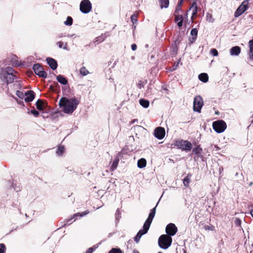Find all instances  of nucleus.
Here are the masks:
<instances>
[{
	"mask_svg": "<svg viewBox=\"0 0 253 253\" xmlns=\"http://www.w3.org/2000/svg\"><path fill=\"white\" fill-rule=\"evenodd\" d=\"M235 224L237 226H240L241 224V220L239 218H236L235 219Z\"/></svg>",
	"mask_w": 253,
	"mask_h": 253,
	"instance_id": "obj_45",
	"label": "nucleus"
},
{
	"mask_svg": "<svg viewBox=\"0 0 253 253\" xmlns=\"http://www.w3.org/2000/svg\"><path fill=\"white\" fill-rule=\"evenodd\" d=\"M79 101L75 97L68 99L65 97L60 98L58 105L66 114H71L77 108Z\"/></svg>",
	"mask_w": 253,
	"mask_h": 253,
	"instance_id": "obj_1",
	"label": "nucleus"
},
{
	"mask_svg": "<svg viewBox=\"0 0 253 253\" xmlns=\"http://www.w3.org/2000/svg\"><path fill=\"white\" fill-rule=\"evenodd\" d=\"M132 28H133V29H135V28H136V26H135V25H133Z\"/></svg>",
	"mask_w": 253,
	"mask_h": 253,
	"instance_id": "obj_63",
	"label": "nucleus"
},
{
	"mask_svg": "<svg viewBox=\"0 0 253 253\" xmlns=\"http://www.w3.org/2000/svg\"><path fill=\"white\" fill-rule=\"evenodd\" d=\"M75 35V34H72V35L68 34V35L67 36V37H74Z\"/></svg>",
	"mask_w": 253,
	"mask_h": 253,
	"instance_id": "obj_60",
	"label": "nucleus"
},
{
	"mask_svg": "<svg viewBox=\"0 0 253 253\" xmlns=\"http://www.w3.org/2000/svg\"><path fill=\"white\" fill-rule=\"evenodd\" d=\"M203 151L202 148L199 146H197L196 147L194 148L192 150L193 153L197 155L201 154Z\"/></svg>",
	"mask_w": 253,
	"mask_h": 253,
	"instance_id": "obj_25",
	"label": "nucleus"
},
{
	"mask_svg": "<svg viewBox=\"0 0 253 253\" xmlns=\"http://www.w3.org/2000/svg\"><path fill=\"white\" fill-rule=\"evenodd\" d=\"M211 54L213 56H217L218 55V51L215 48H212L210 50Z\"/></svg>",
	"mask_w": 253,
	"mask_h": 253,
	"instance_id": "obj_38",
	"label": "nucleus"
},
{
	"mask_svg": "<svg viewBox=\"0 0 253 253\" xmlns=\"http://www.w3.org/2000/svg\"><path fill=\"white\" fill-rule=\"evenodd\" d=\"M146 160L144 158H141L137 161V167L140 169L144 168L146 166Z\"/></svg>",
	"mask_w": 253,
	"mask_h": 253,
	"instance_id": "obj_23",
	"label": "nucleus"
},
{
	"mask_svg": "<svg viewBox=\"0 0 253 253\" xmlns=\"http://www.w3.org/2000/svg\"><path fill=\"white\" fill-rule=\"evenodd\" d=\"M147 83V80H144V81L139 80L137 84V86L138 88L141 89L144 87V85Z\"/></svg>",
	"mask_w": 253,
	"mask_h": 253,
	"instance_id": "obj_27",
	"label": "nucleus"
},
{
	"mask_svg": "<svg viewBox=\"0 0 253 253\" xmlns=\"http://www.w3.org/2000/svg\"><path fill=\"white\" fill-rule=\"evenodd\" d=\"M16 72L11 67L0 68V82L1 84L12 83L16 78L14 73Z\"/></svg>",
	"mask_w": 253,
	"mask_h": 253,
	"instance_id": "obj_2",
	"label": "nucleus"
},
{
	"mask_svg": "<svg viewBox=\"0 0 253 253\" xmlns=\"http://www.w3.org/2000/svg\"><path fill=\"white\" fill-rule=\"evenodd\" d=\"M183 146L182 150L186 152L190 151L192 148V143L188 140H184Z\"/></svg>",
	"mask_w": 253,
	"mask_h": 253,
	"instance_id": "obj_17",
	"label": "nucleus"
},
{
	"mask_svg": "<svg viewBox=\"0 0 253 253\" xmlns=\"http://www.w3.org/2000/svg\"><path fill=\"white\" fill-rule=\"evenodd\" d=\"M103 41V39L101 37H97V38H96V42H102V41Z\"/></svg>",
	"mask_w": 253,
	"mask_h": 253,
	"instance_id": "obj_55",
	"label": "nucleus"
},
{
	"mask_svg": "<svg viewBox=\"0 0 253 253\" xmlns=\"http://www.w3.org/2000/svg\"><path fill=\"white\" fill-rule=\"evenodd\" d=\"M198 78L201 82L206 83L209 80V76L207 73H201L199 75Z\"/></svg>",
	"mask_w": 253,
	"mask_h": 253,
	"instance_id": "obj_21",
	"label": "nucleus"
},
{
	"mask_svg": "<svg viewBox=\"0 0 253 253\" xmlns=\"http://www.w3.org/2000/svg\"><path fill=\"white\" fill-rule=\"evenodd\" d=\"M108 253H123L122 250L119 248H112Z\"/></svg>",
	"mask_w": 253,
	"mask_h": 253,
	"instance_id": "obj_35",
	"label": "nucleus"
},
{
	"mask_svg": "<svg viewBox=\"0 0 253 253\" xmlns=\"http://www.w3.org/2000/svg\"><path fill=\"white\" fill-rule=\"evenodd\" d=\"M56 80L61 84L66 85L68 84V80L63 75H59L57 76Z\"/></svg>",
	"mask_w": 253,
	"mask_h": 253,
	"instance_id": "obj_18",
	"label": "nucleus"
},
{
	"mask_svg": "<svg viewBox=\"0 0 253 253\" xmlns=\"http://www.w3.org/2000/svg\"><path fill=\"white\" fill-rule=\"evenodd\" d=\"M219 112H218V111H215V114H216V115H218V114H219Z\"/></svg>",
	"mask_w": 253,
	"mask_h": 253,
	"instance_id": "obj_62",
	"label": "nucleus"
},
{
	"mask_svg": "<svg viewBox=\"0 0 253 253\" xmlns=\"http://www.w3.org/2000/svg\"><path fill=\"white\" fill-rule=\"evenodd\" d=\"M89 212L88 211H85L82 213H75L74 216H73V217L75 218V217L76 216H79L80 217H82L85 215H86V214H87Z\"/></svg>",
	"mask_w": 253,
	"mask_h": 253,
	"instance_id": "obj_36",
	"label": "nucleus"
},
{
	"mask_svg": "<svg viewBox=\"0 0 253 253\" xmlns=\"http://www.w3.org/2000/svg\"><path fill=\"white\" fill-rule=\"evenodd\" d=\"M72 219H73V218H71V219H69L67 220V221H66V223L64 224V225H66V224H67V225H68V224H71V223H69V221H70Z\"/></svg>",
	"mask_w": 253,
	"mask_h": 253,
	"instance_id": "obj_57",
	"label": "nucleus"
},
{
	"mask_svg": "<svg viewBox=\"0 0 253 253\" xmlns=\"http://www.w3.org/2000/svg\"><path fill=\"white\" fill-rule=\"evenodd\" d=\"M204 101L200 95L196 96L194 99L193 110L195 112L200 113Z\"/></svg>",
	"mask_w": 253,
	"mask_h": 253,
	"instance_id": "obj_6",
	"label": "nucleus"
},
{
	"mask_svg": "<svg viewBox=\"0 0 253 253\" xmlns=\"http://www.w3.org/2000/svg\"><path fill=\"white\" fill-rule=\"evenodd\" d=\"M150 226H148V225L144 223L143 226V229H140L138 232L137 234L141 237H142L143 235L146 234L149 229Z\"/></svg>",
	"mask_w": 253,
	"mask_h": 253,
	"instance_id": "obj_19",
	"label": "nucleus"
},
{
	"mask_svg": "<svg viewBox=\"0 0 253 253\" xmlns=\"http://www.w3.org/2000/svg\"><path fill=\"white\" fill-rule=\"evenodd\" d=\"M141 237L140 236L138 235L137 234L136 235L134 238V240L135 242L136 243H138L139 242Z\"/></svg>",
	"mask_w": 253,
	"mask_h": 253,
	"instance_id": "obj_48",
	"label": "nucleus"
},
{
	"mask_svg": "<svg viewBox=\"0 0 253 253\" xmlns=\"http://www.w3.org/2000/svg\"><path fill=\"white\" fill-rule=\"evenodd\" d=\"M64 150L65 148L63 146L59 145L56 150V153L58 156H61L64 152Z\"/></svg>",
	"mask_w": 253,
	"mask_h": 253,
	"instance_id": "obj_26",
	"label": "nucleus"
},
{
	"mask_svg": "<svg viewBox=\"0 0 253 253\" xmlns=\"http://www.w3.org/2000/svg\"><path fill=\"white\" fill-rule=\"evenodd\" d=\"M180 15H176L175 18V20L176 22H178L180 20Z\"/></svg>",
	"mask_w": 253,
	"mask_h": 253,
	"instance_id": "obj_54",
	"label": "nucleus"
},
{
	"mask_svg": "<svg viewBox=\"0 0 253 253\" xmlns=\"http://www.w3.org/2000/svg\"><path fill=\"white\" fill-rule=\"evenodd\" d=\"M16 94L19 98L22 99H23L25 96V93L24 94L23 92L19 90L16 91Z\"/></svg>",
	"mask_w": 253,
	"mask_h": 253,
	"instance_id": "obj_37",
	"label": "nucleus"
},
{
	"mask_svg": "<svg viewBox=\"0 0 253 253\" xmlns=\"http://www.w3.org/2000/svg\"><path fill=\"white\" fill-rule=\"evenodd\" d=\"M181 10V7L180 6H176L174 13H178L179 11Z\"/></svg>",
	"mask_w": 253,
	"mask_h": 253,
	"instance_id": "obj_50",
	"label": "nucleus"
},
{
	"mask_svg": "<svg viewBox=\"0 0 253 253\" xmlns=\"http://www.w3.org/2000/svg\"><path fill=\"white\" fill-rule=\"evenodd\" d=\"M180 36H178L177 37V38L175 40L174 42V49L175 50H178V46L180 43Z\"/></svg>",
	"mask_w": 253,
	"mask_h": 253,
	"instance_id": "obj_32",
	"label": "nucleus"
},
{
	"mask_svg": "<svg viewBox=\"0 0 253 253\" xmlns=\"http://www.w3.org/2000/svg\"><path fill=\"white\" fill-rule=\"evenodd\" d=\"M251 118H253V120H252V122H253V116H252Z\"/></svg>",
	"mask_w": 253,
	"mask_h": 253,
	"instance_id": "obj_64",
	"label": "nucleus"
},
{
	"mask_svg": "<svg viewBox=\"0 0 253 253\" xmlns=\"http://www.w3.org/2000/svg\"><path fill=\"white\" fill-rule=\"evenodd\" d=\"M115 216H116V219L117 220H119L120 219V218L121 217V213L120 212V210L119 209H118L116 211Z\"/></svg>",
	"mask_w": 253,
	"mask_h": 253,
	"instance_id": "obj_43",
	"label": "nucleus"
},
{
	"mask_svg": "<svg viewBox=\"0 0 253 253\" xmlns=\"http://www.w3.org/2000/svg\"><path fill=\"white\" fill-rule=\"evenodd\" d=\"M33 70L35 73L40 77L44 79L47 77V73L40 64H35L33 66Z\"/></svg>",
	"mask_w": 253,
	"mask_h": 253,
	"instance_id": "obj_7",
	"label": "nucleus"
},
{
	"mask_svg": "<svg viewBox=\"0 0 253 253\" xmlns=\"http://www.w3.org/2000/svg\"><path fill=\"white\" fill-rule=\"evenodd\" d=\"M180 20L177 22V26L179 27H182L183 25V16L182 15H180Z\"/></svg>",
	"mask_w": 253,
	"mask_h": 253,
	"instance_id": "obj_47",
	"label": "nucleus"
},
{
	"mask_svg": "<svg viewBox=\"0 0 253 253\" xmlns=\"http://www.w3.org/2000/svg\"><path fill=\"white\" fill-rule=\"evenodd\" d=\"M118 163H119V160H115L114 161L112 165H111V166L110 167V169L111 171H114L117 169V166L118 165Z\"/></svg>",
	"mask_w": 253,
	"mask_h": 253,
	"instance_id": "obj_31",
	"label": "nucleus"
},
{
	"mask_svg": "<svg viewBox=\"0 0 253 253\" xmlns=\"http://www.w3.org/2000/svg\"><path fill=\"white\" fill-rule=\"evenodd\" d=\"M14 99L16 101V102H17V103L21 106H24V103L23 102V101L22 100H18L17 98L16 97H13Z\"/></svg>",
	"mask_w": 253,
	"mask_h": 253,
	"instance_id": "obj_49",
	"label": "nucleus"
},
{
	"mask_svg": "<svg viewBox=\"0 0 253 253\" xmlns=\"http://www.w3.org/2000/svg\"><path fill=\"white\" fill-rule=\"evenodd\" d=\"M80 73L83 76H85L89 74V72L85 67H82L80 70Z\"/></svg>",
	"mask_w": 253,
	"mask_h": 253,
	"instance_id": "obj_28",
	"label": "nucleus"
},
{
	"mask_svg": "<svg viewBox=\"0 0 253 253\" xmlns=\"http://www.w3.org/2000/svg\"><path fill=\"white\" fill-rule=\"evenodd\" d=\"M241 53V48L238 46L232 47L230 49V54L231 56H238Z\"/></svg>",
	"mask_w": 253,
	"mask_h": 253,
	"instance_id": "obj_15",
	"label": "nucleus"
},
{
	"mask_svg": "<svg viewBox=\"0 0 253 253\" xmlns=\"http://www.w3.org/2000/svg\"><path fill=\"white\" fill-rule=\"evenodd\" d=\"M183 3V1L180 0L178 3V4L177 6H180L181 7V5Z\"/></svg>",
	"mask_w": 253,
	"mask_h": 253,
	"instance_id": "obj_58",
	"label": "nucleus"
},
{
	"mask_svg": "<svg viewBox=\"0 0 253 253\" xmlns=\"http://www.w3.org/2000/svg\"><path fill=\"white\" fill-rule=\"evenodd\" d=\"M190 10H192L191 18L193 19V17L194 16H195L197 15L198 6H197V3L196 1H194L192 3V5L189 8L188 10L189 11Z\"/></svg>",
	"mask_w": 253,
	"mask_h": 253,
	"instance_id": "obj_16",
	"label": "nucleus"
},
{
	"mask_svg": "<svg viewBox=\"0 0 253 253\" xmlns=\"http://www.w3.org/2000/svg\"><path fill=\"white\" fill-rule=\"evenodd\" d=\"M140 105L144 108H147L150 105L149 101L147 99L141 98L139 100Z\"/></svg>",
	"mask_w": 253,
	"mask_h": 253,
	"instance_id": "obj_22",
	"label": "nucleus"
},
{
	"mask_svg": "<svg viewBox=\"0 0 253 253\" xmlns=\"http://www.w3.org/2000/svg\"><path fill=\"white\" fill-rule=\"evenodd\" d=\"M66 36L64 35L63 34L61 33V34H59L58 36H57V38L60 39V38H61L62 37H65Z\"/></svg>",
	"mask_w": 253,
	"mask_h": 253,
	"instance_id": "obj_56",
	"label": "nucleus"
},
{
	"mask_svg": "<svg viewBox=\"0 0 253 253\" xmlns=\"http://www.w3.org/2000/svg\"><path fill=\"white\" fill-rule=\"evenodd\" d=\"M161 8H167L169 5V0H159Z\"/></svg>",
	"mask_w": 253,
	"mask_h": 253,
	"instance_id": "obj_24",
	"label": "nucleus"
},
{
	"mask_svg": "<svg viewBox=\"0 0 253 253\" xmlns=\"http://www.w3.org/2000/svg\"><path fill=\"white\" fill-rule=\"evenodd\" d=\"M166 131L164 127L159 126L154 130V135L158 139H162L165 136Z\"/></svg>",
	"mask_w": 253,
	"mask_h": 253,
	"instance_id": "obj_10",
	"label": "nucleus"
},
{
	"mask_svg": "<svg viewBox=\"0 0 253 253\" xmlns=\"http://www.w3.org/2000/svg\"><path fill=\"white\" fill-rule=\"evenodd\" d=\"M64 24L66 26H71L73 24V18L71 16H68Z\"/></svg>",
	"mask_w": 253,
	"mask_h": 253,
	"instance_id": "obj_30",
	"label": "nucleus"
},
{
	"mask_svg": "<svg viewBox=\"0 0 253 253\" xmlns=\"http://www.w3.org/2000/svg\"><path fill=\"white\" fill-rule=\"evenodd\" d=\"M96 248L97 247L94 246L93 247L88 249L85 253H92L93 251H94Z\"/></svg>",
	"mask_w": 253,
	"mask_h": 253,
	"instance_id": "obj_46",
	"label": "nucleus"
},
{
	"mask_svg": "<svg viewBox=\"0 0 253 253\" xmlns=\"http://www.w3.org/2000/svg\"><path fill=\"white\" fill-rule=\"evenodd\" d=\"M190 35L192 37L197 38L198 29L197 28H193L190 32Z\"/></svg>",
	"mask_w": 253,
	"mask_h": 253,
	"instance_id": "obj_34",
	"label": "nucleus"
},
{
	"mask_svg": "<svg viewBox=\"0 0 253 253\" xmlns=\"http://www.w3.org/2000/svg\"><path fill=\"white\" fill-rule=\"evenodd\" d=\"M214 148H215L216 150H218L220 149L219 147L216 145H215L214 146Z\"/></svg>",
	"mask_w": 253,
	"mask_h": 253,
	"instance_id": "obj_59",
	"label": "nucleus"
},
{
	"mask_svg": "<svg viewBox=\"0 0 253 253\" xmlns=\"http://www.w3.org/2000/svg\"><path fill=\"white\" fill-rule=\"evenodd\" d=\"M25 96H26L24 98L25 101L26 102H30L34 99L35 93L33 90H30L25 92Z\"/></svg>",
	"mask_w": 253,
	"mask_h": 253,
	"instance_id": "obj_12",
	"label": "nucleus"
},
{
	"mask_svg": "<svg viewBox=\"0 0 253 253\" xmlns=\"http://www.w3.org/2000/svg\"><path fill=\"white\" fill-rule=\"evenodd\" d=\"M6 250L5 245L3 243L0 244V253H5Z\"/></svg>",
	"mask_w": 253,
	"mask_h": 253,
	"instance_id": "obj_39",
	"label": "nucleus"
},
{
	"mask_svg": "<svg viewBox=\"0 0 253 253\" xmlns=\"http://www.w3.org/2000/svg\"><path fill=\"white\" fill-rule=\"evenodd\" d=\"M159 202L157 203L156 206L150 210V212L149 214L147 219L145 221L144 223L150 226L153 219L156 214V208L158 205Z\"/></svg>",
	"mask_w": 253,
	"mask_h": 253,
	"instance_id": "obj_11",
	"label": "nucleus"
},
{
	"mask_svg": "<svg viewBox=\"0 0 253 253\" xmlns=\"http://www.w3.org/2000/svg\"><path fill=\"white\" fill-rule=\"evenodd\" d=\"M192 175L191 173H188L187 175L184 178L183 180V185L184 186L188 187L191 181V178Z\"/></svg>",
	"mask_w": 253,
	"mask_h": 253,
	"instance_id": "obj_20",
	"label": "nucleus"
},
{
	"mask_svg": "<svg viewBox=\"0 0 253 253\" xmlns=\"http://www.w3.org/2000/svg\"><path fill=\"white\" fill-rule=\"evenodd\" d=\"M28 113L29 114V113L32 114L35 117H38V116H39V115L40 114L39 112L38 111H37V110H36L35 109L32 110L30 112H28Z\"/></svg>",
	"mask_w": 253,
	"mask_h": 253,
	"instance_id": "obj_42",
	"label": "nucleus"
},
{
	"mask_svg": "<svg viewBox=\"0 0 253 253\" xmlns=\"http://www.w3.org/2000/svg\"><path fill=\"white\" fill-rule=\"evenodd\" d=\"M184 140H176L175 142V146H176L178 148L181 149L182 150L183 148V143Z\"/></svg>",
	"mask_w": 253,
	"mask_h": 253,
	"instance_id": "obj_29",
	"label": "nucleus"
},
{
	"mask_svg": "<svg viewBox=\"0 0 253 253\" xmlns=\"http://www.w3.org/2000/svg\"><path fill=\"white\" fill-rule=\"evenodd\" d=\"M177 232V228L174 223H169L166 227L167 235L171 237L173 236Z\"/></svg>",
	"mask_w": 253,
	"mask_h": 253,
	"instance_id": "obj_9",
	"label": "nucleus"
},
{
	"mask_svg": "<svg viewBox=\"0 0 253 253\" xmlns=\"http://www.w3.org/2000/svg\"><path fill=\"white\" fill-rule=\"evenodd\" d=\"M204 228L206 230H211V231H213L214 230V227L212 225H211V226H210V225H205L204 226Z\"/></svg>",
	"mask_w": 253,
	"mask_h": 253,
	"instance_id": "obj_44",
	"label": "nucleus"
},
{
	"mask_svg": "<svg viewBox=\"0 0 253 253\" xmlns=\"http://www.w3.org/2000/svg\"><path fill=\"white\" fill-rule=\"evenodd\" d=\"M46 61L52 70H55L57 69L58 64L57 61L51 57H47Z\"/></svg>",
	"mask_w": 253,
	"mask_h": 253,
	"instance_id": "obj_13",
	"label": "nucleus"
},
{
	"mask_svg": "<svg viewBox=\"0 0 253 253\" xmlns=\"http://www.w3.org/2000/svg\"><path fill=\"white\" fill-rule=\"evenodd\" d=\"M14 85H16L18 88H20L21 87L20 83L19 82H16V83L14 84Z\"/></svg>",
	"mask_w": 253,
	"mask_h": 253,
	"instance_id": "obj_53",
	"label": "nucleus"
},
{
	"mask_svg": "<svg viewBox=\"0 0 253 253\" xmlns=\"http://www.w3.org/2000/svg\"><path fill=\"white\" fill-rule=\"evenodd\" d=\"M226 123L222 120L216 121L212 123L213 129L218 133L223 132L226 129Z\"/></svg>",
	"mask_w": 253,
	"mask_h": 253,
	"instance_id": "obj_4",
	"label": "nucleus"
},
{
	"mask_svg": "<svg viewBox=\"0 0 253 253\" xmlns=\"http://www.w3.org/2000/svg\"><path fill=\"white\" fill-rule=\"evenodd\" d=\"M248 8V1L244 0L242 4L237 8L234 13V16L238 17L242 15Z\"/></svg>",
	"mask_w": 253,
	"mask_h": 253,
	"instance_id": "obj_8",
	"label": "nucleus"
},
{
	"mask_svg": "<svg viewBox=\"0 0 253 253\" xmlns=\"http://www.w3.org/2000/svg\"><path fill=\"white\" fill-rule=\"evenodd\" d=\"M133 253H139V252L136 250H134L133 251Z\"/></svg>",
	"mask_w": 253,
	"mask_h": 253,
	"instance_id": "obj_61",
	"label": "nucleus"
},
{
	"mask_svg": "<svg viewBox=\"0 0 253 253\" xmlns=\"http://www.w3.org/2000/svg\"><path fill=\"white\" fill-rule=\"evenodd\" d=\"M57 44H58V47L60 48H63L65 50H68V47H67V43L66 42L64 46H63V42H58Z\"/></svg>",
	"mask_w": 253,
	"mask_h": 253,
	"instance_id": "obj_33",
	"label": "nucleus"
},
{
	"mask_svg": "<svg viewBox=\"0 0 253 253\" xmlns=\"http://www.w3.org/2000/svg\"><path fill=\"white\" fill-rule=\"evenodd\" d=\"M36 106L38 110L39 111H43L47 106V104L44 102L42 100L39 99L37 101Z\"/></svg>",
	"mask_w": 253,
	"mask_h": 253,
	"instance_id": "obj_14",
	"label": "nucleus"
},
{
	"mask_svg": "<svg viewBox=\"0 0 253 253\" xmlns=\"http://www.w3.org/2000/svg\"><path fill=\"white\" fill-rule=\"evenodd\" d=\"M171 237L167 235H162L160 236L158 240L159 246L163 249L166 250L168 249L171 245Z\"/></svg>",
	"mask_w": 253,
	"mask_h": 253,
	"instance_id": "obj_3",
	"label": "nucleus"
},
{
	"mask_svg": "<svg viewBox=\"0 0 253 253\" xmlns=\"http://www.w3.org/2000/svg\"><path fill=\"white\" fill-rule=\"evenodd\" d=\"M131 49L133 50V51H135L136 50V48H137V45L135 43H133L131 45Z\"/></svg>",
	"mask_w": 253,
	"mask_h": 253,
	"instance_id": "obj_52",
	"label": "nucleus"
},
{
	"mask_svg": "<svg viewBox=\"0 0 253 253\" xmlns=\"http://www.w3.org/2000/svg\"><path fill=\"white\" fill-rule=\"evenodd\" d=\"M136 17L137 16L135 14H133L130 17L131 21L133 23V24H134L137 21Z\"/></svg>",
	"mask_w": 253,
	"mask_h": 253,
	"instance_id": "obj_40",
	"label": "nucleus"
},
{
	"mask_svg": "<svg viewBox=\"0 0 253 253\" xmlns=\"http://www.w3.org/2000/svg\"><path fill=\"white\" fill-rule=\"evenodd\" d=\"M91 8V3L89 0H83L81 2L80 9L83 13L87 14L89 13Z\"/></svg>",
	"mask_w": 253,
	"mask_h": 253,
	"instance_id": "obj_5",
	"label": "nucleus"
},
{
	"mask_svg": "<svg viewBox=\"0 0 253 253\" xmlns=\"http://www.w3.org/2000/svg\"><path fill=\"white\" fill-rule=\"evenodd\" d=\"M196 39H197V38H195L193 37H192V38H190L189 39L190 42L191 43H194L196 41Z\"/></svg>",
	"mask_w": 253,
	"mask_h": 253,
	"instance_id": "obj_51",
	"label": "nucleus"
},
{
	"mask_svg": "<svg viewBox=\"0 0 253 253\" xmlns=\"http://www.w3.org/2000/svg\"><path fill=\"white\" fill-rule=\"evenodd\" d=\"M12 186L16 192L20 191L21 189V186L20 184L18 185H17L16 184L12 185Z\"/></svg>",
	"mask_w": 253,
	"mask_h": 253,
	"instance_id": "obj_41",
	"label": "nucleus"
}]
</instances>
